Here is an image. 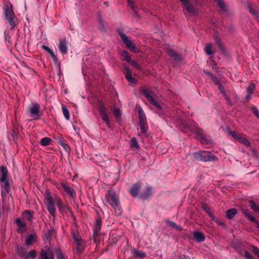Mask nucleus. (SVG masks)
<instances>
[{
    "mask_svg": "<svg viewBox=\"0 0 259 259\" xmlns=\"http://www.w3.org/2000/svg\"><path fill=\"white\" fill-rule=\"evenodd\" d=\"M99 111L101 114L102 119L105 121L109 127H111L110 120L107 114V109L102 104H100L99 106Z\"/></svg>",
    "mask_w": 259,
    "mask_h": 259,
    "instance_id": "obj_11",
    "label": "nucleus"
},
{
    "mask_svg": "<svg viewBox=\"0 0 259 259\" xmlns=\"http://www.w3.org/2000/svg\"><path fill=\"white\" fill-rule=\"evenodd\" d=\"M219 89L220 91L221 92V93H222L225 96V98L228 99V97L226 94V90H225L224 87L221 84V83L220 84V85L219 86Z\"/></svg>",
    "mask_w": 259,
    "mask_h": 259,
    "instance_id": "obj_50",
    "label": "nucleus"
},
{
    "mask_svg": "<svg viewBox=\"0 0 259 259\" xmlns=\"http://www.w3.org/2000/svg\"><path fill=\"white\" fill-rule=\"evenodd\" d=\"M237 210L236 208H233L229 209L227 210L226 212V218L229 220H231L234 217V216L237 214Z\"/></svg>",
    "mask_w": 259,
    "mask_h": 259,
    "instance_id": "obj_25",
    "label": "nucleus"
},
{
    "mask_svg": "<svg viewBox=\"0 0 259 259\" xmlns=\"http://www.w3.org/2000/svg\"><path fill=\"white\" fill-rule=\"evenodd\" d=\"M0 186L1 188V196L2 199L6 198L7 194L11 191V187L9 181L8 171L6 166L0 167Z\"/></svg>",
    "mask_w": 259,
    "mask_h": 259,
    "instance_id": "obj_2",
    "label": "nucleus"
},
{
    "mask_svg": "<svg viewBox=\"0 0 259 259\" xmlns=\"http://www.w3.org/2000/svg\"><path fill=\"white\" fill-rule=\"evenodd\" d=\"M256 19L257 20V21L259 22V16L256 18Z\"/></svg>",
    "mask_w": 259,
    "mask_h": 259,
    "instance_id": "obj_64",
    "label": "nucleus"
},
{
    "mask_svg": "<svg viewBox=\"0 0 259 259\" xmlns=\"http://www.w3.org/2000/svg\"><path fill=\"white\" fill-rule=\"evenodd\" d=\"M59 51L63 54H66L67 53V42L65 38L60 39L59 40V44L58 45Z\"/></svg>",
    "mask_w": 259,
    "mask_h": 259,
    "instance_id": "obj_13",
    "label": "nucleus"
},
{
    "mask_svg": "<svg viewBox=\"0 0 259 259\" xmlns=\"http://www.w3.org/2000/svg\"><path fill=\"white\" fill-rule=\"evenodd\" d=\"M151 104H153L154 106H155L158 110H159V111L158 112V113L159 115H161L162 114V111H161L162 109V107L160 105V104L158 103L157 101L155 100V99L152 101L151 103Z\"/></svg>",
    "mask_w": 259,
    "mask_h": 259,
    "instance_id": "obj_44",
    "label": "nucleus"
},
{
    "mask_svg": "<svg viewBox=\"0 0 259 259\" xmlns=\"http://www.w3.org/2000/svg\"><path fill=\"white\" fill-rule=\"evenodd\" d=\"M213 38L214 39V41H215L216 44L220 48V50L222 52V53H225V49L221 41L220 37L217 34H214L213 36Z\"/></svg>",
    "mask_w": 259,
    "mask_h": 259,
    "instance_id": "obj_24",
    "label": "nucleus"
},
{
    "mask_svg": "<svg viewBox=\"0 0 259 259\" xmlns=\"http://www.w3.org/2000/svg\"><path fill=\"white\" fill-rule=\"evenodd\" d=\"M62 145L64 147H65L66 146H67L66 144H62Z\"/></svg>",
    "mask_w": 259,
    "mask_h": 259,
    "instance_id": "obj_63",
    "label": "nucleus"
},
{
    "mask_svg": "<svg viewBox=\"0 0 259 259\" xmlns=\"http://www.w3.org/2000/svg\"><path fill=\"white\" fill-rule=\"evenodd\" d=\"M211 79L215 84L219 85L221 84L219 79L215 76L213 75V76H212Z\"/></svg>",
    "mask_w": 259,
    "mask_h": 259,
    "instance_id": "obj_55",
    "label": "nucleus"
},
{
    "mask_svg": "<svg viewBox=\"0 0 259 259\" xmlns=\"http://www.w3.org/2000/svg\"><path fill=\"white\" fill-rule=\"evenodd\" d=\"M142 92L150 103L154 100L155 94L152 91H149L147 89H143Z\"/></svg>",
    "mask_w": 259,
    "mask_h": 259,
    "instance_id": "obj_18",
    "label": "nucleus"
},
{
    "mask_svg": "<svg viewBox=\"0 0 259 259\" xmlns=\"http://www.w3.org/2000/svg\"><path fill=\"white\" fill-rule=\"evenodd\" d=\"M130 63L134 67L137 68V69L139 70L142 69L141 67L138 64L136 61L133 60L131 61Z\"/></svg>",
    "mask_w": 259,
    "mask_h": 259,
    "instance_id": "obj_51",
    "label": "nucleus"
},
{
    "mask_svg": "<svg viewBox=\"0 0 259 259\" xmlns=\"http://www.w3.org/2000/svg\"><path fill=\"white\" fill-rule=\"evenodd\" d=\"M62 186L66 192V193L72 198L74 199L76 197V193L74 190L71 187L66 185L64 184H62Z\"/></svg>",
    "mask_w": 259,
    "mask_h": 259,
    "instance_id": "obj_15",
    "label": "nucleus"
},
{
    "mask_svg": "<svg viewBox=\"0 0 259 259\" xmlns=\"http://www.w3.org/2000/svg\"><path fill=\"white\" fill-rule=\"evenodd\" d=\"M62 112H63V115H64L65 118L67 120H69V118H70V113H69V111L68 109L67 108V107L65 105L62 106Z\"/></svg>",
    "mask_w": 259,
    "mask_h": 259,
    "instance_id": "obj_40",
    "label": "nucleus"
},
{
    "mask_svg": "<svg viewBox=\"0 0 259 259\" xmlns=\"http://www.w3.org/2000/svg\"><path fill=\"white\" fill-rule=\"evenodd\" d=\"M249 205L251 208L256 212H259V205H257L252 200L249 201Z\"/></svg>",
    "mask_w": 259,
    "mask_h": 259,
    "instance_id": "obj_36",
    "label": "nucleus"
},
{
    "mask_svg": "<svg viewBox=\"0 0 259 259\" xmlns=\"http://www.w3.org/2000/svg\"><path fill=\"white\" fill-rule=\"evenodd\" d=\"M255 85L253 82L250 83L246 89L247 95L245 99L247 101H249L251 98V95L255 90Z\"/></svg>",
    "mask_w": 259,
    "mask_h": 259,
    "instance_id": "obj_19",
    "label": "nucleus"
},
{
    "mask_svg": "<svg viewBox=\"0 0 259 259\" xmlns=\"http://www.w3.org/2000/svg\"><path fill=\"white\" fill-rule=\"evenodd\" d=\"M72 237L73 239V245L76 247V252L80 254L83 251V247L81 244L82 239L78 231H72Z\"/></svg>",
    "mask_w": 259,
    "mask_h": 259,
    "instance_id": "obj_8",
    "label": "nucleus"
},
{
    "mask_svg": "<svg viewBox=\"0 0 259 259\" xmlns=\"http://www.w3.org/2000/svg\"><path fill=\"white\" fill-rule=\"evenodd\" d=\"M99 22H100V23L102 25L103 24V20H102L101 18H100V19H99Z\"/></svg>",
    "mask_w": 259,
    "mask_h": 259,
    "instance_id": "obj_62",
    "label": "nucleus"
},
{
    "mask_svg": "<svg viewBox=\"0 0 259 259\" xmlns=\"http://www.w3.org/2000/svg\"><path fill=\"white\" fill-rule=\"evenodd\" d=\"M238 142L244 144L245 146H250V142L246 138H243L239 135L238 139L236 140Z\"/></svg>",
    "mask_w": 259,
    "mask_h": 259,
    "instance_id": "obj_37",
    "label": "nucleus"
},
{
    "mask_svg": "<svg viewBox=\"0 0 259 259\" xmlns=\"http://www.w3.org/2000/svg\"><path fill=\"white\" fill-rule=\"evenodd\" d=\"M252 252L257 256L259 259V249L255 246H252Z\"/></svg>",
    "mask_w": 259,
    "mask_h": 259,
    "instance_id": "obj_52",
    "label": "nucleus"
},
{
    "mask_svg": "<svg viewBox=\"0 0 259 259\" xmlns=\"http://www.w3.org/2000/svg\"><path fill=\"white\" fill-rule=\"evenodd\" d=\"M193 236L195 240L198 242H202L205 239L203 233L200 232H195Z\"/></svg>",
    "mask_w": 259,
    "mask_h": 259,
    "instance_id": "obj_27",
    "label": "nucleus"
},
{
    "mask_svg": "<svg viewBox=\"0 0 259 259\" xmlns=\"http://www.w3.org/2000/svg\"><path fill=\"white\" fill-rule=\"evenodd\" d=\"M51 142V139L49 138H43L40 141V144L42 146H46L49 145Z\"/></svg>",
    "mask_w": 259,
    "mask_h": 259,
    "instance_id": "obj_45",
    "label": "nucleus"
},
{
    "mask_svg": "<svg viewBox=\"0 0 259 259\" xmlns=\"http://www.w3.org/2000/svg\"><path fill=\"white\" fill-rule=\"evenodd\" d=\"M244 256L247 259H254L253 256L247 251H245L244 252Z\"/></svg>",
    "mask_w": 259,
    "mask_h": 259,
    "instance_id": "obj_54",
    "label": "nucleus"
},
{
    "mask_svg": "<svg viewBox=\"0 0 259 259\" xmlns=\"http://www.w3.org/2000/svg\"><path fill=\"white\" fill-rule=\"evenodd\" d=\"M5 17L8 21L11 30L13 29L16 26V23L14 21L15 14L12 10L7 9L5 11Z\"/></svg>",
    "mask_w": 259,
    "mask_h": 259,
    "instance_id": "obj_9",
    "label": "nucleus"
},
{
    "mask_svg": "<svg viewBox=\"0 0 259 259\" xmlns=\"http://www.w3.org/2000/svg\"><path fill=\"white\" fill-rule=\"evenodd\" d=\"M229 133L235 140H237L239 136V135L234 131H230Z\"/></svg>",
    "mask_w": 259,
    "mask_h": 259,
    "instance_id": "obj_56",
    "label": "nucleus"
},
{
    "mask_svg": "<svg viewBox=\"0 0 259 259\" xmlns=\"http://www.w3.org/2000/svg\"><path fill=\"white\" fill-rule=\"evenodd\" d=\"M204 51L207 55H210L215 53L212 51V46L210 43L207 44L204 49Z\"/></svg>",
    "mask_w": 259,
    "mask_h": 259,
    "instance_id": "obj_34",
    "label": "nucleus"
},
{
    "mask_svg": "<svg viewBox=\"0 0 259 259\" xmlns=\"http://www.w3.org/2000/svg\"><path fill=\"white\" fill-rule=\"evenodd\" d=\"M55 254L56 255L57 259H67V257L66 256L62 250L60 248H56L55 250Z\"/></svg>",
    "mask_w": 259,
    "mask_h": 259,
    "instance_id": "obj_33",
    "label": "nucleus"
},
{
    "mask_svg": "<svg viewBox=\"0 0 259 259\" xmlns=\"http://www.w3.org/2000/svg\"><path fill=\"white\" fill-rule=\"evenodd\" d=\"M113 114L115 116V117L117 119V120H118L121 116V111L119 109L115 108L114 110Z\"/></svg>",
    "mask_w": 259,
    "mask_h": 259,
    "instance_id": "obj_47",
    "label": "nucleus"
},
{
    "mask_svg": "<svg viewBox=\"0 0 259 259\" xmlns=\"http://www.w3.org/2000/svg\"><path fill=\"white\" fill-rule=\"evenodd\" d=\"M133 11L134 12V13L135 15V16L136 17H137V18L140 17L139 14L138 13V12H137L136 9L133 10Z\"/></svg>",
    "mask_w": 259,
    "mask_h": 259,
    "instance_id": "obj_60",
    "label": "nucleus"
},
{
    "mask_svg": "<svg viewBox=\"0 0 259 259\" xmlns=\"http://www.w3.org/2000/svg\"><path fill=\"white\" fill-rule=\"evenodd\" d=\"M36 256V252L35 250L32 249L31 250L29 253L27 254V258H31L32 259H34Z\"/></svg>",
    "mask_w": 259,
    "mask_h": 259,
    "instance_id": "obj_48",
    "label": "nucleus"
},
{
    "mask_svg": "<svg viewBox=\"0 0 259 259\" xmlns=\"http://www.w3.org/2000/svg\"><path fill=\"white\" fill-rule=\"evenodd\" d=\"M40 257V259H54L53 252L49 246H46L41 249Z\"/></svg>",
    "mask_w": 259,
    "mask_h": 259,
    "instance_id": "obj_10",
    "label": "nucleus"
},
{
    "mask_svg": "<svg viewBox=\"0 0 259 259\" xmlns=\"http://www.w3.org/2000/svg\"><path fill=\"white\" fill-rule=\"evenodd\" d=\"M248 8L249 12L253 15L255 18H257L258 16H259V13L256 9H254L251 7L250 5H248Z\"/></svg>",
    "mask_w": 259,
    "mask_h": 259,
    "instance_id": "obj_38",
    "label": "nucleus"
},
{
    "mask_svg": "<svg viewBox=\"0 0 259 259\" xmlns=\"http://www.w3.org/2000/svg\"><path fill=\"white\" fill-rule=\"evenodd\" d=\"M183 4V6L187 4L189 2V0H179Z\"/></svg>",
    "mask_w": 259,
    "mask_h": 259,
    "instance_id": "obj_61",
    "label": "nucleus"
},
{
    "mask_svg": "<svg viewBox=\"0 0 259 259\" xmlns=\"http://www.w3.org/2000/svg\"><path fill=\"white\" fill-rule=\"evenodd\" d=\"M133 254L135 257H139L141 258H144L146 256V253L142 251H138L136 249H134L133 251Z\"/></svg>",
    "mask_w": 259,
    "mask_h": 259,
    "instance_id": "obj_35",
    "label": "nucleus"
},
{
    "mask_svg": "<svg viewBox=\"0 0 259 259\" xmlns=\"http://www.w3.org/2000/svg\"><path fill=\"white\" fill-rule=\"evenodd\" d=\"M42 49H43L45 51L48 52L50 55H51L54 62L55 64H58V59L57 58V56L55 55L54 53L53 50H52L50 48H49L48 46L43 45L41 47Z\"/></svg>",
    "mask_w": 259,
    "mask_h": 259,
    "instance_id": "obj_20",
    "label": "nucleus"
},
{
    "mask_svg": "<svg viewBox=\"0 0 259 259\" xmlns=\"http://www.w3.org/2000/svg\"><path fill=\"white\" fill-rule=\"evenodd\" d=\"M215 2L217 3L219 8L223 11H226V5L223 0H214Z\"/></svg>",
    "mask_w": 259,
    "mask_h": 259,
    "instance_id": "obj_42",
    "label": "nucleus"
},
{
    "mask_svg": "<svg viewBox=\"0 0 259 259\" xmlns=\"http://www.w3.org/2000/svg\"><path fill=\"white\" fill-rule=\"evenodd\" d=\"M140 125L141 133L145 135H147V132L148 128L147 122L139 123Z\"/></svg>",
    "mask_w": 259,
    "mask_h": 259,
    "instance_id": "obj_41",
    "label": "nucleus"
},
{
    "mask_svg": "<svg viewBox=\"0 0 259 259\" xmlns=\"http://www.w3.org/2000/svg\"><path fill=\"white\" fill-rule=\"evenodd\" d=\"M168 223L169 224V225L170 226H172V227H173L174 228H176L177 227V225L175 223H174L172 222L168 221Z\"/></svg>",
    "mask_w": 259,
    "mask_h": 259,
    "instance_id": "obj_58",
    "label": "nucleus"
},
{
    "mask_svg": "<svg viewBox=\"0 0 259 259\" xmlns=\"http://www.w3.org/2000/svg\"><path fill=\"white\" fill-rule=\"evenodd\" d=\"M251 109L255 116L259 119V111L257 108L255 106H253L252 107Z\"/></svg>",
    "mask_w": 259,
    "mask_h": 259,
    "instance_id": "obj_53",
    "label": "nucleus"
},
{
    "mask_svg": "<svg viewBox=\"0 0 259 259\" xmlns=\"http://www.w3.org/2000/svg\"><path fill=\"white\" fill-rule=\"evenodd\" d=\"M195 159L198 161H216L218 160V157L212 153L208 151H201L194 153Z\"/></svg>",
    "mask_w": 259,
    "mask_h": 259,
    "instance_id": "obj_5",
    "label": "nucleus"
},
{
    "mask_svg": "<svg viewBox=\"0 0 259 259\" xmlns=\"http://www.w3.org/2000/svg\"><path fill=\"white\" fill-rule=\"evenodd\" d=\"M202 208L206 212L209 217L211 218V220L213 221H216L217 219L214 217V216L212 214L210 211V208L207 206V205L205 203H203L202 204Z\"/></svg>",
    "mask_w": 259,
    "mask_h": 259,
    "instance_id": "obj_30",
    "label": "nucleus"
},
{
    "mask_svg": "<svg viewBox=\"0 0 259 259\" xmlns=\"http://www.w3.org/2000/svg\"><path fill=\"white\" fill-rule=\"evenodd\" d=\"M107 202L114 209L117 215L121 213V208L118 196L112 189L109 190L105 195Z\"/></svg>",
    "mask_w": 259,
    "mask_h": 259,
    "instance_id": "obj_4",
    "label": "nucleus"
},
{
    "mask_svg": "<svg viewBox=\"0 0 259 259\" xmlns=\"http://www.w3.org/2000/svg\"><path fill=\"white\" fill-rule=\"evenodd\" d=\"M29 111L33 120L39 119L42 115L40 105L37 103H32V105L29 107Z\"/></svg>",
    "mask_w": 259,
    "mask_h": 259,
    "instance_id": "obj_6",
    "label": "nucleus"
},
{
    "mask_svg": "<svg viewBox=\"0 0 259 259\" xmlns=\"http://www.w3.org/2000/svg\"><path fill=\"white\" fill-rule=\"evenodd\" d=\"M125 72L124 74L127 80L132 83H135L137 82L136 79L132 76V72L130 69L126 66H123Z\"/></svg>",
    "mask_w": 259,
    "mask_h": 259,
    "instance_id": "obj_14",
    "label": "nucleus"
},
{
    "mask_svg": "<svg viewBox=\"0 0 259 259\" xmlns=\"http://www.w3.org/2000/svg\"><path fill=\"white\" fill-rule=\"evenodd\" d=\"M16 223L17 226L21 228L26 226V223L22 222L20 219H17Z\"/></svg>",
    "mask_w": 259,
    "mask_h": 259,
    "instance_id": "obj_49",
    "label": "nucleus"
},
{
    "mask_svg": "<svg viewBox=\"0 0 259 259\" xmlns=\"http://www.w3.org/2000/svg\"><path fill=\"white\" fill-rule=\"evenodd\" d=\"M138 115L139 123L147 122L146 117L144 113L142 108L141 107H140L138 109Z\"/></svg>",
    "mask_w": 259,
    "mask_h": 259,
    "instance_id": "obj_26",
    "label": "nucleus"
},
{
    "mask_svg": "<svg viewBox=\"0 0 259 259\" xmlns=\"http://www.w3.org/2000/svg\"><path fill=\"white\" fill-rule=\"evenodd\" d=\"M180 128L181 131L184 133L190 130L196 135V138L197 139L201 140V142L206 140L203 131L199 128L195 124H190L186 121H182Z\"/></svg>",
    "mask_w": 259,
    "mask_h": 259,
    "instance_id": "obj_3",
    "label": "nucleus"
},
{
    "mask_svg": "<svg viewBox=\"0 0 259 259\" xmlns=\"http://www.w3.org/2000/svg\"><path fill=\"white\" fill-rule=\"evenodd\" d=\"M242 213L245 216L247 217L252 223L255 224H258V222L256 220L253 216H252L251 214V212L247 209H242Z\"/></svg>",
    "mask_w": 259,
    "mask_h": 259,
    "instance_id": "obj_21",
    "label": "nucleus"
},
{
    "mask_svg": "<svg viewBox=\"0 0 259 259\" xmlns=\"http://www.w3.org/2000/svg\"><path fill=\"white\" fill-rule=\"evenodd\" d=\"M44 203L46 205L48 211L53 217H55L56 215V203L60 211H62L64 209L67 210L72 217H74L71 208L67 205L63 207L61 199L58 197L53 198L49 190H46V195L44 197Z\"/></svg>",
    "mask_w": 259,
    "mask_h": 259,
    "instance_id": "obj_1",
    "label": "nucleus"
},
{
    "mask_svg": "<svg viewBox=\"0 0 259 259\" xmlns=\"http://www.w3.org/2000/svg\"><path fill=\"white\" fill-rule=\"evenodd\" d=\"M54 231V229L53 228H51L48 229L47 231H45L44 239L47 240L51 239L52 237Z\"/></svg>",
    "mask_w": 259,
    "mask_h": 259,
    "instance_id": "obj_31",
    "label": "nucleus"
},
{
    "mask_svg": "<svg viewBox=\"0 0 259 259\" xmlns=\"http://www.w3.org/2000/svg\"><path fill=\"white\" fill-rule=\"evenodd\" d=\"M183 8L191 15H193L195 13V7L192 4H189L188 3L187 4L183 6Z\"/></svg>",
    "mask_w": 259,
    "mask_h": 259,
    "instance_id": "obj_28",
    "label": "nucleus"
},
{
    "mask_svg": "<svg viewBox=\"0 0 259 259\" xmlns=\"http://www.w3.org/2000/svg\"><path fill=\"white\" fill-rule=\"evenodd\" d=\"M16 252L17 254L21 258L23 259L27 258V254L26 253L25 249L22 246H19V245L16 246Z\"/></svg>",
    "mask_w": 259,
    "mask_h": 259,
    "instance_id": "obj_17",
    "label": "nucleus"
},
{
    "mask_svg": "<svg viewBox=\"0 0 259 259\" xmlns=\"http://www.w3.org/2000/svg\"><path fill=\"white\" fill-rule=\"evenodd\" d=\"M122 60H124L128 63L131 62V56L126 51H123L122 55Z\"/></svg>",
    "mask_w": 259,
    "mask_h": 259,
    "instance_id": "obj_43",
    "label": "nucleus"
},
{
    "mask_svg": "<svg viewBox=\"0 0 259 259\" xmlns=\"http://www.w3.org/2000/svg\"><path fill=\"white\" fill-rule=\"evenodd\" d=\"M118 32L120 37L127 48L134 53H137L139 52L138 48L128 39V37L121 30H118Z\"/></svg>",
    "mask_w": 259,
    "mask_h": 259,
    "instance_id": "obj_7",
    "label": "nucleus"
},
{
    "mask_svg": "<svg viewBox=\"0 0 259 259\" xmlns=\"http://www.w3.org/2000/svg\"><path fill=\"white\" fill-rule=\"evenodd\" d=\"M93 238L94 239V242L96 244L99 243L100 240V233L99 232L95 233V232L94 231Z\"/></svg>",
    "mask_w": 259,
    "mask_h": 259,
    "instance_id": "obj_46",
    "label": "nucleus"
},
{
    "mask_svg": "<svg viewBox=\"0 0 259 259\" xmlns=\"http://www.w3.org/2000/svg\"><path fill=\"white\" fill-rule=\"evenodd\" d=\"M102 225V219L100 217H99L96 222L95 226L94 229V231L95 233L100 232L101 228Z\"/></svg>",
    "mask_w": 259,
    "mask_h": 259,
    "instance_id": "obj_32",
    "label": "nucleus"
},
{
    "mask_svg": "<svg viewBox=\"0 0 259 259\" xmlns=\"http://www.w3.org/2000/svg\"><path fill=\"white\" fill-rule=\"evenodd\" d=\"M141 187V184L140 182H138L135 184L131 188L130 193L131 194L134 196L136 197L138 195V192L140 191Z\"/></svg>",
    "mask_w": 259,
    "mask_h": 259,
    "instance_id": "obj_16",
    "label": "nucleus"
},
{
    "mask_svg": "<svg viewBox=\"0 0 259 259\" xmlns=\"http://www.w3.org/2000/svg\"><path fill=\"white\" fill-rule=\"evenodd\" d=\"M131 147L135 148L137 150L140 149L139 145L136 138H132L131 140Z\"/></svg>",
    "mask_w": 259,
    "mask_h": 259,
    "instance_id": "obj_39",
    "label": "nucleus"
},
{
    "mask_svg": "<svg viewBox=\"0 0 259 259\" xmlns=\"http://www.w3.org/2000/svg\"><path fill=\"white\" fill-rule=\"evenodd\" d=\"M204 72L206 74H207V75H208L210 76L211 77V78L212 77V76H213L214 75H213L211 73H210L209 71H207V70H204Z\"/></svg>",
    "mask_w": 259,
    "mask_h": 259,
    "instance_id": "obj_59",
    "label": "nucleus"
},
{
    "mask_svg": "<svg viewBox=\"0 0 259 259\" xmlns=\"http://www.w3.org/2000/svg\"><path fill=\"white\" fill-rule=\"evenodd\" d=\"M167 53L170 57L173 58L175 62L177 63L181 62L183 60L182 56L173 50L169 49L167 50Z\"/></svg>",
    "mask_w": 259,
    "mask_h": 259,
    "instance_id": "obj_12",
    "label": "nucleus"
},
{
    "mask_svg": "<svg viewBox=\"0 0 259 259\" xmlns=\"http://www.w3.org/2000/svg\"><path fill=\"white\" fill-rule=\"evenodd\" d=\"M128 6L132 9V10L136 9L134 6V3L132 1L128 2Z\"/></svg>",
    "mask_w": 259,
    "mask_h": 259,
    "instance_id": "obj_57",
    "label": "nucleus"
},
{
    "mask_svg": "<svg viewBox=\"0 0 259 259\" xmlns=\"http://www.w3.org/2000/svg\"><path fill=\"white\" fill-rule=\"evenodd\" d=\"M152 194V188L150 187H147L145 191L140 195V197L142 199H146Z\"/></svg>",
    "mask_w": 259,
    "mask_h": 259,
    "instance_id": "obj_29",
    "label": "nucleus"
},
{
    "mask_svg": "<svg viewBox=\"0 0 259 259\" xmlns=\"http://www.w3.org/2000/svg\"><path fill=\"white\" fill-rule=\"evenodd\" d=\"M37 235L36 234H29L26 238L25 243L27 246L30 245L33 242L36 240Z\"/></svg>",
    "mask_w": 259,
    "mask_h": 259,
    "instance_id": "obj_23",
    "label": "nucleus"
},
{
    "mask_svg": "<svg viewBox=\"0 0 259 259\" xmlns=\"http://www.w3.org/2000/svg\"><path fill=\"white\" fill-rule=\"evenodd\" d=\"M33 214L34 211L29 210H26L23 212V216L31 223L33 222Z\"/></svg>",
    "mask_w": 259,
    "mask_h": 259,
    "instance_id": "obj_22",
    "label": "nucleus"
}]
</instances>
